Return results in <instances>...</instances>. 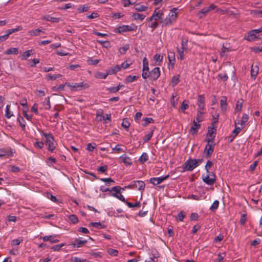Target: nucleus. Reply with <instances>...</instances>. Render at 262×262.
Masks as SVG:
<instances>
[{
    "label": "nucleus",
    "instance_id": "6e6d98bb",
    "mask_svg": "<svg viewBox=\"0 0 262 262\" xmlns=\"http://www.w3.org/2000/svg\"><path fill=\"white\" fill-rule=\"evenodd\" d=\"M88 10L89 7L85 5H82L78 8V11L80 13L86 12Z\"/></svg>",
    "mask_w": 262,
    "mask_h": 262
},
{
    "label": "nucleus",
    "instance_id": "39448f33",
    "mask_svg": "<svg viewBox=\"0 0 262 262\" xmlns=\"http://www.w3.org/2000/svg\"><path fill=\"white\" fill-rule=\"evenodd\" d=\"M126 188L130 189H138L140 190H143L145 188V184L142 181H134L130 184L126 186Z\"/></svg>",
    "mask_w": 262,
    "mask_h": 262
},
{
    "label": "nucleus",
    "instance_id": "79ce46f5",
    "mask_svg": "<svg viewBox=\"0 0 262 262\" xmlns=\"http://www.w3.org/2000/svg\"><path fill=\"white\" fill-rule=\"evenodd\" d=\"M138 78V76H128L126 77L125 79V82L126 83H129L134 81L135 80H137Z\"/></svg>",
    "mask_w": 262,
    "mask_h": 262
},
{
    "label": "nucleus",
    "instance_id": "f257e3e1",
    "mask_svg": "<svg viewBox=\"0 0 262 262\" xmlns=\"http://www.w3.org/2000/svg\"><path fill=\"white\" fill-rule=\"evenodd\" d=\"M39 133L41 135L44 136L46 138V142L48 145V149L52 152L55 149V144L54 143V139L50 133H44L43 131L40 130Z\"/></svg>",
    "mask_w": 262,
    "mask_h": 262
},
{
    "label": "nucleus",
    "instance_id": "aec40b11",
    "mask_svg": "<svg viewBox=\"0 0 262 262\" xmlns=\"http://www.w3.org/2000/svg\"><path fill=\"white\" fill-rule=\"evenodd\" d=\"M111 74V73L109 71H108L106 73L100 72H96L94 74V76L97 79H104L106 78L108 75Z\"/></svg>",
    "mask_w": 262,
    "mask_h": 262
},
{
    "label": "nucleus",
    "instance_id": "f704fd0d",
    "mask_svg": "<svg viewBox=\"0 0 262 262\" xmlns=\"http://www.w3.org/2000/svg\"><path fill=\"white\" fill-rule=\"evenodd\" d=\"M186 49L181 48L179 49L177 48V52H178V58L180 59L181 60H183L184 59V52L186 51Z\"/></svg>",
    "mask_w": 262,
    "mask_h": 262
},
{
    "label": "nucleus",
    "instance_id": "20e7f679",
    "mask_svg": "<svg viewBox=\"0 0 262 262\" xmlns=\"http://www.w3.org/2000/svg\"><path fill=\"white\" fill-rule=\"evenodd\" d=\"M137 29V26L134 24H132L130 25H122L117 28V32L119 33L136 31Z\"/></svg>",
    "mask_w": 262,
    "mask_h": 262
},
{
    "label": "nucleus",
    "instance_id": "c03bdc74",
    "mask_svg": "<svg viewBox=\"0 0 262 262\" xmlns=\"http://www.w3.org/2000/svg\"><path fill=\"white\" fill-rule=\"evenodd\" d=\"M91 226L100 229L103 228L104 226L100 222H92L90 224Z\"/></svg>",
    "mask_w": 262,
    "mask_h": 262
},
{
    "label": "nucleus",
    "instance_id": "8fccbe9b",
    "mask_svg": "<svg viewBox=\"0 0 262 262\" xmlns=\"http://www.w3.org/2000/svg\"><path fill=\"white\" fill-rule=\"evenodd\" d=\"M148 156L146 153H143L139 158V161L141 163H144L147 161Z\"/></svg>",
    "mask_w": 262,
    "mask_h": 262
},
{
    "label": "nucleus",
    "instance_id": "b1692460",
    "mask_svg": "<svg viewBox=\"0 0 262 262\" xmlns=\"http://www.w3.org/2000/svg\"><path fill=\"white\" fill-rule=\"evenodd\" d=\"M33 54V50H29L24 52L20 56V58L21 60H26L28 59L31 55Z\"/></svg>",
    "mask_w": 262,
    "mask_h": 262
},
{
    "label": "nucleus",
    "instance_id": "052dcab7",
    "mask_svg": "<svg viewBox=\"0 0 262 262\" xmlns=\"http://www.w3.org/2000/svg\"><path fill=\"white\" fill-rule=\"evenodd\" d=\"M203 114V113L202 112H201L200 111H199V110L198 111L197 117H196V119H195L196 122H201L203 121V119H202Z\"/></svg>",
    "mask_w": 262,
    "mask_h": 262
},
{
    "label": "nucleus",
    "instance_id": "f03ea898",
    "mask_svg": "<svg viewBox=\"0 0 262 262\" xmlns=\"http://www.w3.org/2000/svg\"><path fill=\"white\" fill-rule=\"evenodd\" d=\"M177 10L178 9L176 8H174L171 10V12L168 15V17L164 19V20L162 21V26H169L172 24L173 21L176 19V18L177 17V14L176 12Z\"/></svg>",
    "mask_w": 262,
    "mask_h": 262
},
{
    "label": "nucleus",
    "instance_id": "7c9ffc66",
    "mask_svg": "<svg viewBox=\"0 0 262 262\" xmlns=\"http://www.w3.org/2000/svg\"><path fill=\"white\" fill-rule=\"evenodd\" d=\"M13 116V114L10 111V105L7 104L6 107L5 116L7 118L10 119Z\"/></svg>",
    "mask_w": 262,
    "mask_h": 262
},
{
    "label": "nucleus",
    "instance_id": "a18cd8bd",
    "mask_svg": "<svg viewBox=\"0 0 262 262\" xmlns=\"http://www.w3.org/2000/svg\"><path fill=\"white\" fill-rule=\"evenodd\" d=\"M132 17L135 20L140 19L141 20H142L145 17V16L143 14H139V13H134L132 15Z\"/></svg>",
    "mask_w": 262,
    "mask_h": 262
},
{
    "label": "nucleus",
    "instance_id": "473e14b6",
    "mask_svg": "<svg viewBox=\"0 0 262 262\" xmlns=\"http://www.w3.org/2000/svg\"><path fill=\"white\" fill-rule=\"evenodd\" d=\"M39 62V59L35 58L33 59H30L28 60V64L31 68L35 67L36 64Z\"/></svg>",
    "mask_w": 262,
    "mask_h": 262
},
{
    "label": "nucleus",
    "instance_id": "7ed1b4c3",
    "mask_svg": "<svg viewBox=\"0 0 262 262\" xmlns=\"http://www.w3.org/2000/svg\"><path fill=\"white\" fill-rule=\"evenodd\" d=\"M198 166L196 159L187 160L183 166L184 170L192 171Z\"/></svg>",
    "mask_w": 262,
    "mask_h": 262
},
{
    "label": "nucleus",
    "instance_id": "ea45409f",
    "mask_svg": "<svg viewBox=\"0 0 262 262\" xmlns=\"http://www.w3.org/2000/svg\"><path fill=\"white\" fill-rule=\"evenodd\" d=\"M43 105L45 106L46 110H49L51 107L50 103V98L49 97L45 99L44 101L42 102Z\"/></svg>",
    "mask_w": 262,
    "mask_h": 262
},
{
    "label": "nucleus",
    "instance_id": "864d4df0",
    "mask_svg": "<svg viewBox=\"0 0 262 262\" xmlns=\"http://www.w3.org/2000/svg\"><path fill=\"white\" fill-rule=\"evenodd\" d=\"M154 133V130H151V132L148 134L147 135H145V137L143 138V141L144 142H146L148 141L149 140H150L151 138L152 137Z\"/></svg>",
    "mask_w": 262,
    "mask_h": 262
},
{
    "label": "nucleus",
    "instance_id": "e2e57ef3",
    "mask_svg": "<svg viewBox=\"0 0 262 262\" xmlns=\"http://www.w3.org/2000/svg\"><path fill=\"white\" fill-rule=\"evenodd\" d=\"M22 241L23 239L20 238L14 239L11 242V245L12 246L18 245Z\"/></svg>",
    "mask_w": 262,
    "mask_h": 262
},
{
    "label": "nucleus",
    "instance_id": "cd10ccee",
    "mask_svg": "<svg viewBox=\"0 0 262 262\" xmlns=\"http://www.w3.org/2000/svg\"><path fill=\"white\" fill-rule=\"evenodd\" d=\"M147 7L145 6L144 5H141L140 4H135L134 6V9L138 11L142 12L145 11L147 10Z\"/></svg>",
    "mask_w": 262,
    "mask_h": 262
},
{
    "label": "nucleus",
    "instance_id": "bb28decb",
    "mask_svg": "<svg viewBox=\"0 0 262 262\" xmlns=\"http://www.w3.org/2000/svg\"><path fill=\"white\" fill-rule=\"evenodd\" d=\"M216 130L215 125H212L211 127H209L208 132L206 134V137H212L213 136V134H215Z\"/></svg>",
    "mask_w": 262,
    "mask_h": 262
},
{
    "label": "nucleus",
    "instance_id": "4c0bfd02",
    "mask_svg": "<svg viewBox=\"0 0 262 262\" xmlns=\"http://www.w3.org/2000/svg\"><path fill=\"white\" fill-rule=\"evenodd\" d=\"M125 203L126 205L128 206V207L129 208L140 207L141 206V203L139 201H137L135 203H133L127 201H126Z\"/></svg>",
    "mask_w": 262,
    "mask_h": 262
},
{
    "label": "nucleus",
    "instance_id": "58836bf2",
    "mask_svg": "<svg viewBox=\"0 0 262 262\" xmlns=\"http://www.w3.org/2000/svg\"><path fill=\"white\" fill-rule=\"evenodd\" d=\"M242 127L238 126L237 125V122L235 121V129L232 131V134L236 136L240 133V132L242 130Z\"/></svg>",
    "mask_w": 262,
    "mask_h": 262
},
{
    "label": "nucleus",
    "instance_id": "bf43d9fd",
    "mask_svg": "<svg viewBox=\"0 0 262 262\" xmlns=\"http://www.w3.org/2000/svg\"><path fill=\"white\" fill-rule=\"evenodd\" d=\"M213 165V162L211 161L208 160L205 166V169L207 172H209V170Z\"/></svg>",
    "mask_w": 262,
    "mask_h": 262
},
{
    "label": "nucleus",
    "instance_id": "dca6fc26",
    "mask_svg": "<svg viewBox=\"0 0 262 262\" xmlns=\"http://www.w3.org/2000/svg\"><path fill=\"white\" fill-rule=\"evenodd\" d=\"M132 64V62L129 60H126V61L123 62L121 66L116 65V73L120 71L122 69H126L129 67L130 65Z\"/></svg>",
    "mask_w": 262,
    "mask_h": 262
},
{
    "label": "nucleus",
    "instance_id": "2f4dec72",
    "mask_svg": "<svg viewBox=\"0 0 262 262\" xmlns=\"http://www.w3.org/2000/svg\"><path fill=\"white\" fill-rule=\"evenodd\" d=\"M227 98L226 97H223L221 100V110L223 111H226L227 109Z\"/></svg>",
    "mask_w": 262,
    "mask_h": 262
},
{
    "label": "nucleus",
    "instance_id": "37998d69",
    "mask_svg": "<svg viewBox=\"0 0 262 262\" xmlns=\"http://www.w3.org/2000/svg\"><path fill=\"white\" fill-rule=\"evenodd\" d=\"M208 12H209V11H208V9L207 8V7H204L201 11H200L199 12V13H198V16L200 18H202L203 16L202 15H205Z\"/></svg>",
    "mask_w": 262,
    "mask_h": 262
},
{
    "label": "nucleus",
    "instance_id": "f8f14e48",
    "mask_svg": "<svg viewBox=\"0 0 262 262\" xmlns=\"http://www.w3.org/2000/svg\"><path fill=\"white\" fill-rule=\"evenodd\" d=\"M169 176L166 175L164 177H159V178H151L150 179V183L154 185H157L161 183H162L164 180H166L169 178Z\"/></svg>",
    "mask_w": 262,
    "mask_h": 262
},
{
    "label": "nucleus",
    "instance_id": "49530a36",
    "mask_svg": "<svg viewBox=\"0 0 262 262\" xmlns=\"http://www.w3.org/2000/svg\"><path fill=\"white\" fill-rule=\"evenodd\" d=\"M179 75H176L172 77L171 79L172 86L174 87L179 82Z\"/></svg>",
    "mask_w": 262,
    "mask_h": 262
},
{
    "label": "nucleus",
    "instance_id": "ddd939ff",
    "mask_svg": "<svg viewBox=\"0 0 262 262\" xmlns=\"http://www.w3.org/2000/svg\"><path fill=\"white\" fill-rule=\"evenodd\" d=\"M126 186L124 187L116 186V198L124 202H125L126 201H125L124 197L122 195L121 191L124 190Z\"/></svg>",
    "mask_w": 262,
    "mask_h": 262
},
{
    "label": "nucleus",
    "instance_id": "9b49d317",
    "mask_svg": "<svg viewBox=\"0 0 262 262\" xmlns=\"http://www.w3.org/2000/svg\"><path fill=\"white\" fill-rule=\"evenodd\" d=\"M149 73V79L152 80H156L160 75L159 68L156 67Z\"/></svg>",
    "mask_w": 262,
    "mask_h": 262
},
{
    "label": "nucleus",
    "instance_id": "a19ab883",
    "mask_svg": "<svg viewBox=\"0 0 262 262\" xmlns=\"http://www.w3.org/2000/svg\"><path fill=\"white\" fill-rule=\"evenodd\" d=\"M121 126L125 128L126 130H128V128L130 126V123L128 121V120L126 118H124L122 120V122L121 123Z\"/></svg>",
    "mask_w": 262,
    "mask_h": 262
},
{
    "label": "nucleus",
    "instance_id": "0e129e2a",
    "mask_svg": "<svg viewBox=\"0 0 262 262\" xmlns=\"http://www.w3.org/2000/svg\"><path fill=\"white\" fill-rule=\"evenodd\" d=\"M18 121H19V122L20 123V125L21 126V127L23 129H24L25 128L26 124H25V122L24 119H23V118L20 117V116H19L18 118Z\"/></svg>",
    "mask_w": 262,
    "mask_h": 262
},
{
    "label": "nucleus",
    "instance_id": "3c124183",
    "mask_svg": "<svg viewBox=\"0 0 262 262\" xmlns=\"http://www.w3.org/2000/svg\"><path fill=\"white\" fill-rule=\"evenodd\" d=\"M181 42H181V44H182L181 48L187 50L188 49V46H187L188 39L182 37L181 38Z\"/></svg>",
    "mask_w": 262,
    "mask_h": 262
},
{
    "label": "nucleus",
    "instance_id": "69168bd1",
    "mask_svg": "<svg viewBox=\"0 0 262 262\" xmlns=\"http://www.w3.org/2000/svg\"><path fill=\"white\" fill-rule=\"evenodd\" d=\"M99 15L97 12H93L90 15L87 16V18L89 19H94L98 17Z\"/></svg>",
    "mask_w": 262,
    "mask_h": 262
},
{
    "label": "nucleus",
    "instance_id": "9d476101",
    "mask_svg": "<svg viewBox=\"0 0 262 262\" xmlns=\"http://www.w3.org/2000/svg\"><path fill=\"white\" fill-rule=\"evenodd\" d=\"M57 236V235L53 234L41 236L40 238L42 239L44 242L49 241L51 244H54L59 241V239L56 238Z\"/></svg>",
    "mask_w": 262,
    "mask_h": 262
},
{
    "label": "nucleus",
    "instance_id": "e433bc0d",
    "mask_svg": "<svg viewBox=\"0 0 262 262\" xmlns=\"http://www.w3.org/2000/svg\"><path fill=\"white\" fill-rule=\"evenodd\" d=\"M129 45L128 44H126L122 47L119 48L118 51L121 54L123 55L126 53V51L129 49Z\"/></svg>",
    "mask_w": 262,
    "mask_h": 262
},
{
    "label": "nucleus",
    "instance_id": "c756f323",
    "mask_svg": "<svg viewBox=\"0 0 262 262\" xmlns=\"http://www.w3.org/2000/svg\"><path fill=\"white\" fill-rule=\"evenodd\" d=\"M66 84L71 88L72 90H77L78 88H81L82 86V82L76 83L73 84H71L70 83H66Z\"/></svg>",
    "mask_w": 262,
    "mask_h": 262
},
{
    "label": "nucleus",
    "instance_id": "72a5a7b5",
    "mask_svg": "<svg viewBox=\"0 0 262 262\" xmlns=\"http://www.w3.org/2000/svg\"><path fill=\"white\" fill-rule=\"evenodd\" d=\"M256 33L253 30H251L248 34V35L247 37V39L249 41H251L254 40L256 38Z\"/></svg>",
    "mask_w": 262,
    "mask_h": 262
},
{
    "label": "nucleus",
    "instance_id": "5fc2aeb1",
    "mask_svg": "<svg viewBox=\"0 0 262 262\" xmlns=\"http://www.w3.org/2000/svg\"><path fill=\"white\" fill-rule=\"evenodd\" d=\"M64 244L63 243V244H58V245H56L55 246H53L51 247V249L54 251H58L59 250H60V249L63 247L64 246Z\"/></svg>",
    "mask_w": 262,
    "mask_h": 262
},
{
    "label": "nucleus",
    "instance_id": "1a4fd4ad",
    "mask_svg": "<svg viewBox=\"0 0 262 262\" xmlns=\"http://www.w3.org/2000/svg\"><path fill=\"white\" fill-rule=\"evenodd\" d=\"M214 144H207L204 149V154L206 158H209L211 157L214 151Z\"/></svg>",
    "mask_w": 262,
    "mask_h": 262
},
{
    "label": "nucleus",
    "instance_id": "4468645a",
    "mask_svg": "<svg viewBox=\"0 0 262 262\" xmlns=\"http://www.w3.org/2000/svg\"><path fill=\"white\" fill-rule=\"evenodd\" d=\"M14 152L9 148L8 149H0V157H11L13 156Z\"/></svg>",
    "mask_w": 262,
    "mask_h": 262
},
{
    "label": "nucleus",
    "instance_id": "0eeeda50",
    "mask_svg": "<svg viewBox=\"0 0 262 262\" xmlns=\"http://www.w3.org/2000/svg\"><path fill=\"white\" fill-rule=\"evenodd\" d=\"M208 174L203 178V181L209 185H213L215 182L216 176L213 172H207Z\"/></svg>",
    "mask_w": 262,
    "mask_h": 262
},
{
    "label": "nucleus",
    "instance_id": "412c9836",
    "mask_svg": "<svg viewBox=\"0 0 262 262\" xmlns=\"http://www.w3.org/2000/svg\"><path fill=\"white\" fill-rule=\"evenodd\" d=\"M43 20L49 21L52 23H58L60 20V18L53 17L50 15H46L42 17Z\"/></svg>",
    "mask_w": 262,
    "mask_h": 262
},
{
    "label": "nucleus",
    "instance_id": "5701e85b",
    "mask_svg": "<svg viewBox=\"0 0 262 262\" xmlns=\"http://www.w3.org/2000/svg\"><path fill=\"white\" fill-rule=\"evenodd\" d=\"M41 32H43L42 30L40 28H37L29 31L27 33L30 36H38Z\"/></svg>",
    "mask_w": 262,
    "mask_h": 262
},
{
    "label": "nucleus",
    "instance_id": "de8ad7c7",
    "mask_svg": "<svg viewBox=\"0 0 262 262\" xmlns=\"http://www.w3.org/2000/svg\"><path fill=\"white\" fill-rule=\"evenodd\" d=\"M243 99H240L237 101L236 106H235V108L236 111H237V112L241 111L242 106H243Z\"/></svg>",
    "mask_w": 262,
    "mask_h": 262
},
{
    "label": "nucleus",
    "instance_id": "6ab92c4d",
    "mask_svg": "<svg viewBox=\"0 0 262 262\" xmlns=\"http://www.w3.org/2000/svg\"><path fill=\"white\" fill-rule=\"evenodd\" d=\"M86 240L82 239V238L76 239L75 242L72 243L71 244L73 247L79 248L82 247L85 243H86Z\"/></svg>",
    "mask_w": 262,
    "mask_h": 262
},
{
    "label": "nucleus",
    "instance_id": "a878e982",
    "mask_svg": "<svg viewBox=\"0 0 262 262\" xmlns=\"http://www.w3.org/2000/svg\"><path fill=\"white\" fill-rule=\"evenodd\" d=\"M259 68L257 66L252 65L251 69V76L254 79H255L258 73Z\"/></svg>",
    "mask_w": 262,
    "mask_h": 262
},
{
    "label": "nucleus",
    "instance_id": "6e6552de",
    "mask_svg": "<svg viewBox=\"0 0 262 262\" xmlns=\"http://www.w3.org/2000/svg\"><path fill=\"white\" fill-rule=\"evenodd\" d=\"M118 159L119 163H123L126 166H130L132 164V159L125 153L120 156Z\"/></svg>",
    "mask_w": 262,
    "mask_h": 262
},
{
    "label": "nucleus",
    "instance_id": "423d86ee",
    "mask_svg": "<svg viewBox=\"0 0 262 262\" xmlns=\"http://www.w3.org/2000/svg\"><path fill=\"white\" fill-rule=\"evenodd\" d=\"M163 13L159 9H156L152 16L149 18V20L152 21L153 20L158 21L160 20V23H161L163 21Z\"/></svg>",
    "mask_w": 262,
    "mask_h": 262
},
{
    "label": "nucleus",
    "instance_id": "338daca9",
    "mask_svg": "<svg viewBox=\"0 0 262 262\" xmlns=\"http://www.w3.org/2000/svg\"><path fill=\"white\" fill-rule=\"evenodd\" d=\"M230 50L229 48H227L224 47V46H223V47L221 49V51L220 53L221 56L223 57L225 56V53L226 52H229Z\"/></svg>",
    "mask_w": 262,
    "mask_h": 262
},
{
    "label": "nucleus",
    "instance_id": "2eb2a0df",
    "mask_svg": "<svg viewBox=\"0 0 262 262\" xmlns=\"http://www.w3.org/2000/svg\"><path fill=\"white\" fill-rule=\"evenodd\" d=\"M100 190L102 192H108V193L106 194V195L108 196H115V186L110 189L105 186H102L100 187Z\"/></svg>",
    "mask_w": 262,
    "mask_h": 262
},
{
    "label": "nucleus",
    "instance_id": "a211bd4d",
    "mask_svg": "<svg viewBox=\"0 0 262 262\" xmlns=\"http://www.w3.org/2000/svg\"><path fill=\"white\" fill-rule=\"evenodd\" d=\"M198 103L199 110L205 109V98L203 95H200L198 97Z\"/></svg>",
    "mask_w": 262,
    "mask_h": 262
},
{
    "label": "nucleus",
    "instance_id": "c9c22d12",
    "mask_svg": "<svg viewBox=\"0 0 262 262\" xmlns=\"http://www.w3.org/2000/svg\"><path fill=\"white\" fill-rule=\"evenodd\" d=\"M126 150V147L124 145L119 144L116 145V154L119 153L120 151L125 153Z\"/></svg>",
    "mask_w": 262,
    "mask_h": 262
},
{
    "label": "nucleus",
    "instance_id": "393cba45",
    "mask_svg": "<svg viewBox=\"0 0 262 262\" xmlns=\"http://www.w3.org/2000/svg\"><path fill=\"white\" fill-rule=\"evenodd\" d=\"M168 58L169 64H171L172 67H173L175 61V54L173 52H168Z\"/></svg>",
    "mask_w": 262,
    "mask_h": 262
},
{
    "label": "nucleus",
    "instance_id": "680f3d73",
    "mask_svg": "<svg viewBox=\"0 0 262 262\" xmlns=\"http://www.w3.org/2000/svg\"><path fill=\"white\" fill-rule=\"evenodd\" d=\"M143 71H148L149 68H148V61H147V59L145 57L144 58V59L143 60Z\"/></svg>",
    "mask_w": 262,
    "mask_h": 262
},
{
    "label": "nucleus",
    "instance_id": "f3484780",
    "mask_svg": "<svg viewBox=\"0 0 262 262\" xmlns=\"http://www.w3.org/2000/svg\"><path fill=\"white\" fill-rule=\"evenodd\" d=\"M197 122H196L195 120H194L193 121V124L190 127L189 132L192 135L196 134L198 129H199L201 127V124L197 123Z\"/></svg>",
    "mask_w": 262,
    "mask_h": 262
},
{
    "label": "nucleus",
    "instance_id": "603ef678",
    "mask_svg": "<svg viewBox=\"0 0 262 262\" xmlns=\"http://www.w3.org/2000/svg\"><path fill=\"white\" fill-rule=\"evenodd\" d=\"M188 101L185 100L181 104V109L184 112L189 107Z\"/></svg>",
    "mask_w": 262,
    "mask_h": 262
},
{
    "label": "nucleus",
    "instance_id": "4d7b16f0",
    "mask_svg": "<svg viewBox=\"0 0 262 262\" xmlns=\"http://www.w3.org/2000/svg\"><path fill=\"white\" fill-rule=\"evenodd\" d=\"M246 215H247L246 213H243L241 215L239 223L242 225H244L245 224L246 221L247 220Z\"/></svg>",
    "mask_w": 262,
    "mask_h": 262
},
{
    "label": "nucleus",
    "instance_id": "13d9d810",
    "mask_svg": "<svg viewBox=\"0 0 262 262\" xmlns=\"http://www.w3.org/2000/svg\"><path fill=\"white\" fill-rule=\"evenodd\" d=\"M219 205V202L217 200H215L212 204L210 208V209L211 210H214L218 208Z\"/></svg>",
    "mask_w": 262,
    "mask_h": 262
},
{
    "label": "nucleus",
    "instance_id": "09e8293b",
    "mask_svg": "<svg viewBox=\"0 0 262 262\" xmlns=\"http://www.w3.org/2000/svg\"><path fill=\"white\" fill-rule=\"evenodd\" d=\"M68 218L70 221L73 224H76L78 222L77 217L74 214L70 215Z\"/></svg>",
    "mask_w": 262,
    "mask_h": 262
},
{
    "label": "nucleus",
    "instance_id": "c85d7f7f",
    "mask_svg": "<svg viewBox=\"0 0 262 262\" xmlns=\"http://www.w3.org/2000/svg\"><path fill=\"white\" fill-rule=\"evenodd\" d=\"M62 77L61 74L57 75H52L51 74H48L46 76V78L47 80H54L57 78H59Z\"/></svg>",
    "mask_w": 262,
    "mask_h": 262
},
{
    "label": "nucleus",
    "instance_id": "774afa93",
    "mask_svg": "<svg viewBox=\"0 0 262 262\" xmlns=\"http://www.w3.org/2000/svg\"><path fill=\"white\" fill-rule=\"evenodd\" d=\"M43 145L44 144L42 141H36L34 143V146L39 149H41L43 147Z\"/></svg>",
    "mask_w": 262,
    "mask_h": 262
},
{
    "label": "nucleus",
    "instance_id": "4be33fe9",
    "mask_svg": "<svg viewBox=\"0 0 262 262\" xmlns=\"http://www.w3.org/2000/svg\"><path fill=\"white\" fill-rule=\"evenodd\" d=\"M18 48H10L8 49H7L5 52L4 54L5 55H10V54H13V55H16L18 53Z\"/></svg>",
    "mask_w": 262,
    "mask_h": 262
}]
</instances>
